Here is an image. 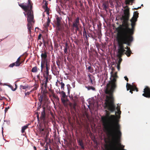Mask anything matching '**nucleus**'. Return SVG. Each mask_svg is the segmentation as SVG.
Listing matches in <instances>:
<instances>
[{"label":"nucleus","instance_id":"obj_1","mask_svg":"<svg viewBox=\"0 0 150 150\" xmlns=\"http://www.w3.org/2000/svg\"><path fill=\"white\" fill-rule=\"evenodd\" d=\"M105 115L101 117L103 125L105 131L107 136L114 138L116 137V132H117L118 137L121 134L120 126L119 120L116 115H110V112L107 110L105 111Z\"/></svg>","mask_w":150,"mask_h":150},{"label":"nucleus","instance_id":"obj_2","mask_svg":"<svg viewBox=\"0 0 150 150\" xmlns=\"http://www.w3.org/2000/svg\"><path fill=\"white\" fill-rule=\"evenodd\" d=\"M116 30L117 32V39L119 47L118 53L119 55L121 56L126 51L123 45L125 44L128 46L130 45L133 40L132 36L133 34L119 27L116 28Z\"/></svg>","mask_w":150,"mask_h":150},{"label":"nucleus","instance_id":"obj_3","mask_svg":"<svg viewBox=\"0 0 150 150\" xmlns=\"http://www.w3.org/2000/svg\"><path fill=\"white\" fill-rule=\"evenodd\" d=\"M113 79L109 82L106 85L105 93L109 95L106 96L105 98V104L106 106L108 109L111 111H114L115 109V107L114 104L113 93L116 88V79L117 77V72H115L112 75Z\"/></svg>","mask_w":150,"mask_h":150},{"label":"nucleus","instance_id":"obj_4","mask_svg":"<svg viewBox=\"0 0 150 150\" xmlns=\"http://www.w3.org/2000/svg\"><path fill=\"white\" fill-rule=\"evenodd\" d=\"M124 8H126L124 11V15L122 16V19L123 20V23L122 25H120L118 27L134 34L136 22L138 17L139 13L137 11L134 12L133 16L130 20L132 28H130L128 22L130 16L129 8L127 5Z\"/></svg>","mask_w":150,"mask_h":150},{"label":"nucleus","instance_id":"obj_5","mask_svg":"<svg viewBox=\"0 0 150 150\" xmlns=\"http://www.w3.org/2000/svg\"><path fill=\"white\" fill-rule=\"evenodd\" d=\"M116 133V135L117 136V132ZM121 135V133L120 137H118L117 136H116V137L114 138H112V137L108 136L110 141L108 145V147L107 146L105 147L106 150H126L124 149V146L121 145V144L119 143Z\"/></svg>","mask_w":150,"mask_h":150},{"label":"nucleus","instance_id":"obj_6","mask_svg":"<svg viewBox=\"0 0 150 150\" xmlns=\"http://www.w3.org/2000/svg\"><path fill=\"white\" fill-rule=\"evenodd\" d=\"M19 6L25 12H27V21L28 23H34V16L32 10V5L29 0L28 1L27 4H25L24 3L19 4Z\"/></svg>","mask_w":150,"mask_h":150},{"label":"nucleus","instance_id":"obj_7","mask_svg":"<svg viewBox=\"0 0 150 150\" xmlns=\"http://www.w3.org/2000/svg\"><path fill=\"white\" fill-rule=\"evenodd\" d=\"M59 93L61 95V100L64 106L67 107L68 105L67 103V101H68V100L67 98V96H66L65 93L62 91L61 92H59Z\"/></svg>","mask_w":150,"mask_h":150},{"label":"nucleus","instance_id":"obj_8","mask_svg":"<svg viewBox=\"0 0 150 150\" xmlns=\"http://www.w3.org/2000/svg\"><path fill=\"white\" fill-rule=\"evenodd\" d=\"M126 87L127 91L130 90L129 92L132 94L133 93V91L136 90L137 91H138V89L135 85H132L128 83H127Z\"/></svg>","mask_w":150,"mask_h":150},{"label":"nucleus","instance_id":"obj_9","mask_svg":"<svg viewBox=\"0 0 150 150\" xmlns=\"http://www.w3.org/2000/svg\"><path fill=\"white\" fill-rule=\"evenodd\" d=\"M143 92V96L147 98H150V88L149 87L146 86L144 89Z\"/></svg>","mask_w":150,"mask_h":150},{"label":"nucleus","instance_id":"obj_10","mask_svg":"<svg viewBox=\"0 0 150 150\" xmlns=\"http://www.w3.org/2000/svg\"><path fill=\"white\" fill-rule=\"evenodd\" d=\"M47 52L46 51H42V53L41 55L42 61L48 62L47 59Z\"/></svg>","mask_w":150,"mask_h":150},{"label":"nucleus","instance_id":"obj_11","mask_svg":"<svg viewBox=\"0 0 150 150\" xmlns=\"http://www.w3.org/2000/svg\"><path fill=\"white\" fill-rule=\"evenodd\" d=\"M48 93L47 90H46V88H45L43 91L42 95V96H40L39 97V101L40 102V105L39 107L40 108V106L42 104V97H45V98L46 97V96H47V94Z\"/></svg>","mask_w":150,"mask_h":150},{"label":"nucleus","instance_id":"obj_12","mask_svg":"<svg viewBox=\"0 0 150 150\" xmlns=\"http://www.w3.org/2000/svg\"><path fill=\"white\" fill-rule=\"evenodd\" d=\"M105 102V104H105L104 107L105 108L107 109L108 110H109V111H110V112H113L115 111L116 110V109L117 110V112H115V115H116V114L117 113L118 114H119L120 115L121 114V111L120 110V107H119V106H117L116 108L115 105V104H114V105L115 107V109L114 111L112 112V111H111L110 110H108V108H107V107L106 106ZM113 102H114V98H113ZM116 116H117V115H116Z\"/></svg>","mask_w":150,"mask_h":150},{"label":"nucleus","instance_id":"obj_13","mask_svg":"<svg viewBox=\"0 0 150 150\" xmlns=\"http://www.w3.org/2000/svg\"><path fill=\"white\" fill-rule=\"evenodd\" d=\"M79 18V17H77L76 19H75L74 21L72 23V27L73 29L75 28V27H77V26H79L80 24Z\"/></svg>","mask_w":150,"mask_h":150},{"label":"nucleus","instance_id":"obj_14","mask_svg":"<svg viewBox=\"0 0 150 150\" xmlns=\"http://www.w3.org/2000/svg\"><path fill=\"white\" fill-rule=\"evenodd\" d=\"M45 108L43 107V110L41 112V115L40 117V119L43 122L44 121L45 119Z\"/></svg>","mask_w":150,"mask_h":150},{"label":"nucleus","instance_id":"obj_15","mask_svg":"<svg viewBox=\"0 0 150 150\" xmlns=\"http://www.w3.org/2000/svg\"><path fill=\"white\" fill-rule=\"evenodd\" d=\"M125 49H126L127 50L125 52V54L127 55L128 57H129L130 56L131 54H132L130 47L126 46L125 47Z\"/></svg>","mask_w":150,"mask_h":150},{"label":"nucleus","instance_id":"obj_16","mask_svg":"<svg viewBox=\"0 0 150 150\" xmlns=\"http://www.w3.org/2000/svg\"><path fill=\"white\" fill-rule=\"evenodd\" d=\"M45 79H44L42 81V86H43V85H44V86L45 88H46L47 86V83L48 82V79L49 78L48 77H45Z\"/></svg>","mask_w":150,"mask_h":150},{"label":"nucleus","instance_id":"obj_17","mask_svg":"<svg viewBox=\"0 0 150 150\" xmlns=\"http://www.w3.org/2000/svg\"><path fill=\"white\" fill-rule=\"evenodd\" d=\"M77 142L78 144L81 146V149L83 150L84 149L85 147L82 140L80 139H77Z\"/></svg>","mask_w":150,"mask_h":150},{"label":"nucleus","instance_id":"obj_18","mask_svg":"<svg viewBox=\"0 0 150 150\" xmlns=\"http://www.w3.org/2000/svg\"><path fill=\"white\" fill-rule=\"evenodd\" d=\"M21 57H19L17 59L15 63L16 66L17 67L19 66L20 64L23 62V61L20 62Z\"/></svg>","mask_w":150,"mask_h":150},{"label":"nucleus","instance_id":"obj_19","mask_svg":"<svg viewBox=\"0 0 150 150\" xmlns=\"http://www.w3.org/2000/svg\"><path fill=\"white\" fill-rule=\"evenodd\" d=\"M61 18L59 17H57V21L55 23V24L57 26H61Z\"/></svg>","mask_w":150,"mask_h":150},{"label":"nucleus","instance_id":"obj_20","mask_svg":"<svg viewBox=\"0 0 150 150\" xmlns=\"http://www.w3.org/2000/svg\"><path fill=\"white\" fill-rule=\"evenodd\" d=\"M46 62H44L43 61H42L41 63V71H42V70L45 67V65H46Z\"/></svg>","mask_w":150,"mask_h":150},{"label":"nucleus","instance_id":"obj_21","mask_svg":"<svg viewBox=\"0 0 150 150\" xmlns=\"http://www.w3.org/2000/svg\"><path fill=\"white\" fill-rule=\"evenodd\" d=\"M50 22V19L49 17H48L47 20V22L44 25V26L45 28H47L49 26Z\"/></svg>","mask_w":150,"mask_h":150},{"label":"nucleus","instance_id":"obj_22","mask_svg":"<svg viewBox=\"0 0 150 150\" xmlns=\"http://www.w3.org/2000/svg\"><path fill=\"white\" fill-rule=\"evenodd\" d=\"M69 48V46L68 44L66 43L65 44V46L64 50V52L65 54H67L68 53L67 52L68 49Z\"/></svg>","mask_w":150,"mask_h":150},{"label":"nucleus","instance_id":"obj_23","mask_svg":"<svg viewBox=\"0 0 150 150\" xmlns=\"http://www.w3.org/2000/svg\"><path fill=\"white\" fill-rule=\"evenodd\" d=\"M38 70H39V69L37 67L35 66L32 68L31 71L33 73H36L38 72Z\"/></svg>","mask_w":150,"mask_h":150},{"label":"nucleus","instance_id":"obj_24","mask_svg":"<svg viewBox=\"0 0 150 150\" xmlns=\"http://www.w3.org/2000/svg\"><path fill=\"white\" fill-rule=\"evenodd\" d=\"M32 24L30 23H28L27 24L28 28V30L29 33L31 34V28Z\"/></svg>","mask_w":150,"mask_h":150},{"label":"nucleus","instance_id":"obj_25","mask_svg":"<svg viewBox=\"0 0 150 150\" xmlns=\"http://www.w3.org/2000/svg\"><path fill=\"white\" fill-rule=\"evenodd\" d=\"M50 69V65L49 62H47L46 65V71H49Z\"/></svg>","mask_w":150,"mask_h":150},{"label":"nucleus","instance_id":"obj_26","mask_svg":"<svg viewBox=\"0 0 150 150\" xmlns=\"http://www.w3.org/2000/svg\"><path fill=\"white\" fill-rule=\"evenodd\" d=\"M28 125H26L23 126L22 128L21 132L22 133H23L24 132L25 130L28 128Z\"/></svg>","mask_w":150,"mask_h":150},{"label":"nucleus","instance_id":"obj_27","mask_svg":"<svg viewBox=\"0 0 150 150\" xmlns=\"http://www.w3.org/2000/svg\"><path fill=\"white\" fill-rule=\"evenodd\" d=\"M28 88V86H22L21 85L20 86V89L21 90L22 89H25L26 88Z\"/></svg>","mask_w":150,"mask_h":150},{"label":"nucleus","instance_id":"obj_28","mask_svg":"<svg viewBox=\"0 0 150 150\" xmlns=\"http://www.w3.org/2000/svg\"><path fill=\"white\" fill-rule=\"evenodd\" d=\"M45 74L44 75L45 77H48L49 78V77H50V75H49V71H45Z\"/></svg>","mask_w":150,"mask_h":150},{"label":"nucleus","instance_id":"obj_29","mask_svg":"<svg viewBox=\"0 0 150 150\" xmlns=\"http://www.w3.org/2000/svg\"><path fill=\"white\" fill-rule=\"evenodd\" d=\"M103 9L106 11V9L108 8V5L107 4V3H103Z\"/></svg>","mask_w":150,"mask_h":150},{"label":"nucleus","instance_id":"obj_30","mask_svg":"<svg viewBox=\"0 0 150 150\" xmlns=\"http://www.w3.org/2000/svg\"><path fill=\"white\" fill-rule=\"evenodd\" d=\"M125 3L126 5H129L130 2H132L134 0H125Z\"/></svg>","mask_w":150,"mask_h":150},{"label":"nucleus","instance_id":"obj_31","mask_svg":"<svg viewBox=\"0 0 150 150\" xmlns=\"http://www.w3.org/2000/svg\"><path fill=\"white\" fill-rule=\"evenodd\" d=\"M43 7L45 9V11L47 12V14H49V9L48 8V6H47V7H45L44 6H43Z\"/></svg>","mask_w":150,"mask_h":150},{"label":"nucleus","instance_id":"obj_32","mask_svg":"<svg viewBox=\"0 0 150 150\" xmlns=\"http://www.w3.org/2000/svg\"><path fill=\"white\" fill-rule=\"evenodd\" d=\"M88 69L91 73H93V69L91 66H88Z\"/></svg>","mask_w":150,"mask_h":150},{"label":"nucleus","instance_id":"obj_33","mask_svg":"<svg viewBox=\"0 0 150 150\" xmlns=\"http://www.w3.org/2000/svg\"><path fill=\"white\" fill-rule=\"evenodd\" d=\"M88 90H95V88L92 86H88L86 87Z\"/></svg>","mask_w":150,"mask_h":150},{"label":"nucleus","instance_id":"obj_34","mask_svg":"<svg viewBox=\"0 0 150 150\" xmlns=\"http://www.w3.org/2000/svg\"><path fill=\"white\" fill-rule=\"evenodd\" d=\"M38 87L39 85L38 83H35L34 85V87L33 90H37Z\"/></svg>","mask_w":150,"mask_h":150},{"label":"nucleus","instance_id":"obj_35","mask_svg":"<svg viewBox=\"0 0 150 150\" xmlns=\"http://www.w3.org/2000/svg\"><path fill=\"white\" fill-rule=\"evenodd\" d=\"M56 64L58 66V67L59 68L60 66V61L59 59L57 60V61H56Z\"/></svg>","mask_w":150,"mask_h":150},{"label":"nucleus","instance_id":"obj_36","mask_svg":"<svg viewBox=\"0 0 150 150\" xmlns=\"http://www.w3.org/2000/svg\"><path fill=\"white\" fill-rule=\"evenodd\" d=\"M59 83L61 85V88L63 89V90H64V87L65 86L64 84L62 82H59Z\"/></svg>","mask_w":150,"mask_h":150},{"label":"nucleus","instance_id":"obj_37","mask_svg":"<svg viewBox=\"0 0 150 150\" xmlns=\"http://www.w3.org/2000/svg\"><path fill=\"white\" fill-rule=\"evenodd\" d=\"M52 96L55 99H56L57 100H59V98L56 95L55 93L52 95Z\"/></svg>","mask_w":150,"mask_h":150},{"label":"nucleus","instance_id":"obj_38","mask_svg":"<svg viewBox=\"0 0 150 150\" xmlns=\"http://www.w3.org/2000/svg\"><path fill=\"white\" fill-rule=\"evenodd\" d=\"M83 36H85V35H87V33H86L85 28V27H84L83 28Z\"/></svg>","mask_w":150,"mask_h":150},{"label":"nucleus","instance_id":"obj_39","mask_svg":"<svg viewBox=\"0 0 150 150\" xmlns=\"http://www.w3.org/2000/svg\"><path fill=\"white\" fill-rule=\"evenodd\" d=\"M47 100V96L46 97H42V101H44L45 102H46Z\"/></svg>","mask_w":150,"mask_h":150},{"label":"nucleus","instance_id":"obj_40","mask_svg":"<svg viewBox=\"0 0 150 150\" xmlns=\"http://www.w3.org/2000/svg\"><path fill=\"white\" fill-rule=\"evenodd\" d=\"M15 66H16L15 63H13L12 64H10L9 66V67H13Z\"/></svg>","mask_w":150,"mask_h":150},{"label":"nucleus","instance_id":"obj_41","mask_svg":"<svg viewBox=\"0 0 150 150\" xmlns=\"http://www.w3.org/2000/svg\"><path fill=\"white\" fill-rule=\"evenodd\" d=\"M15 66H16L15 63H13L12 64H10L9 66V67H13Z\"/></svg>","mask_w":150,"mask_h":150},{"label":"nucleus","instance_id":"obj_42","mask_svg":"<svg viewBox=\"0 0 150 150\" xmlns=\"http://www.w3.org/2000/svg\"><path fill=\"white\" fill-rule=\"evenodd\" d=\"M76 102L74 101V103L73 104L72 107L74 109H76Z\"/></svg>","mask_w":150,"mask_h":150},{"label":"nucleus","instance_id":"obj_43","mask_svg":"<svg viewBox=\"0 0 150 150\" xmlns=\"http://www.w3.org/2000/svg\"><path fill=\"white\" fill-rule=\"evenodd\" d=\"M49 90L52 95H53V94H54V91L53 90H52L50 89H49Z\"/></svg>","mask_w":150,"mask_h":150},{"label":"nucleus","instance_id":"obj_44","mask_svg":"<svg viewBox=\"0 0 150 150\" xmlns=\"http://www.w3.org/2000/svg\"><path fill=\"white\" fill-rule=\"evenodd\" d=\"M88 79H89V81L92 84H93L92 80L90 76L88 75Z\"/></svg>","mask_w":150,"mask_h":150},{"label":"nucleus","instance_id":"obj_45","mask_svg":"<svg viewBox=\"0 0 150 150\" xmlns=\"http://www.w3.org/2000/svg\"><path fill=\"white\" fill-rule=\"evenodd\" d=\"M75 30L76 33H77V31H79L80 30L79 26H77V27H75Z\"/></svg>","mask_w":150,"mask_h":150},{"label":"nucleus","instance_id":"obj_46","mask_svg":"<svg viewBox=\"0 0 150 150\" xmlns=\"http://www.w3.org/2000/svg\"><path fill=\"white\" fill-rule=\"evenodd\" d=\"M122 61V59L121 58H120L118 61V64H120L121 63Z\"/></svg>","mask_w":150,"mask_h":150},{"label":"nucleus","instance_id":"obj_47","mask_svg":"<svg viewBox=\"0 0 150 150\" xmlns=\"http://www.w3.org/2000/svg\"><path fill=\"white\" fill-rule=\"evenodd\" d=\"M40 74H39L37 76V78L38 79H39V80L41 81V79H40Z\"/></svg>","mask_w":150,"mask_h":150},{"label":"nucleus","instance_id":"obj_48","mask_svg":"<svg viewBox=\"0 0 150 150\" xmlns=\"http://www.w3.org/2000/svg\"><path fill=\"white\" fill-rule=\"evenodd\" d=\"M120 64H117V68L118 71H119L120 69Z\"/></svg>","mask_w":150,"mask_h":150},{"label":"nucleus","instance_id":"obj_49","mask_svg":"<svg viewBox=\"0 0 150 150\" xmlns=\"http://www.w3.org/2000/svg\"><path fill=\"white\" fill-rule=\"evenodd\" d=\"M42 36V35L41 34H39L38 36V40L41 39V38Z\"/></svg>","mask_w":150,"mask_h":150},{"label":"nucleus","instance_id":"obj_50","mask_svg":"<svg viewBox=\"0 0 150 150\" xmlns=\"http://www.w3.org/2000/svg\"><path fill=\"white\" fill-rule=\"evenodd\" d=\"M57 30L58 31L60 30L61 29V28L60 27V26H57Z\"/></svg>","mask_w":150,"mask_h":150},{"label":"nucleus","instance_id":"obj_51","mask_svg":"<svg viewBox=\"0 0 150 150\" xmlns=\"http://www.w3.org/2000/svg\"><path fill=\"white\" fill-rule=\"evenodd\" d=\"M124 78L125 79V80H126L127 82L128 81V78L127 76H125L124 77Z\"/></svg>","mask_w":150,"mask_h":150},{"label":"nucleus","instance_id":"obj_52","mask_svg":"<svg viewBox=\"0 0 150 150\" xmlns=\"http://www.w3.org/2000/svg\"><path fill=\"white\" fill-rule=\"evenodd\" d=\"M15 88L13 90V91H15L16 90V89H17V85L16 83L15 84Z\"/></svg>","mask_w":150,"mask_h":150},{"label":"nucleus","instance_id":"obj_53","mask_svg":"<svg viewBox=\"0 0 150 150\" xmlns=\"http://www.w3.org/2000/svg\"><path fill=\"white\" fill-rule=\"evenodd\" d=\"M48 3H47V1H45V7H47V5H48Z\"/></svg>","mask_w":150,"mask_h":150},{"label":"nucleus","instance_id":"obj_54","mask_svg":"<svg viewBox=\"0 0 150 150\" xmlns=\"http://www.w3.org/2000/svg\"><path fill=\"white\" fill-rule=\"evenodd\" d=\"M30 94V93L28 92L25 93V96L29 95Z\"/></svg>","mask_w":150,"mask_h":150},{"label":"nucleus","instance_id":"obj_55","mask_svg":"<svg viewBox=\"0 0 150 150\" xmlns=\"http://www.w3.org/2000/svg\"><path fill=\"white\" fill-rule=\"evenodd\" d=\"M9 108V107H8L7 108H5V112H6L8 110V109Z\"/></svg>","mask_w":150,"mask_h":150},{"label":"nucleus","instance_id":"obj_56","mask_svg":"<svg viewBox=\"0 0 150 150\" xmlns=\"http://www.w3.org/2000/svg\"><path fill=\"white\" fill-rule=\"evenodd\" d=\"M4 98V97H0V101L1 100H3V98Z\"/></svg>","mask_w":150,"mask_h":150},{"label":"nucleus","instance_id":"obj_57","mask_svg":"<svg viewBox=\"0 0 150 150\" xmlns=\"http://www.w3.org/2000/svg\"><path fill=\"white\" fill-rule=\"evenodd\" d=\"M68 19L69 21H71L72 19H71V18H70L68 17Z\"/></svg>","mask_w":150,"mask_h":150},{"label":"nucleus","instance_id":"obj_58","mask_svg":"<svg viewBox=\"0 0 150 150\" xmlns=\"http://www.w3.org/2000/svg\"><path fill=\"white\" fill-rule=\"evenodd\" d=\"M33 148H34V150H37V148H36V146H33Z\"/></svg>","mask_w":150,"mask_h":150},{"label":"nucleus","instance_id":"obj_59","mask_svg":"<svg viewBox=\"0 0 150 150\" xmlns=\"http://www.w3.org/2000/svg\"><path fill=\"white\" fill-rule=\"evenodd\" d=\"M37 119L38 120L39 119V115L38 114L37 116Z\"/></svg>","mask_w":150,"mask_h":150},{"label":"nucleus","instance_id":"obj_60","mask_svg":"<svg viewBox=\"0 0 150 150\" xmlns=\"http://www.w3.org/2000/svg\"><path fill=\"white\" fill-rule=\"evenodd\" d=\"M79 33L80 34H81L82 33H81V31L80 30L79 31Z\"/></svg>","mask_w":150,"mask_h":150},{"label":"nucleus","instance_id":"obj_61","mask_svg":"<svg viewBox=\"0 0 150 150\" xmlns=\"http://www.w3.org/2000/svg\"><path fill=\"white\" fill-rule=\"evenodd\" d=\"M84 36L85 37V38H86V39H88V37H87V35H85Z\"/></svg>","mask_w":150,"mask_h":150},{"label":"nucleus","instance_id":"obj_62","mask_svg":"<svg viewBox=\"0 0 150 150\" xmlns=\"http://www.w3.org/2000/svg\"><path fill=\"white\" fill-rule=\"evenodd\" d=\"M141 8V7H138V8H134V9H135V10H137L138 9H139V8Z\"/></svg>","mask_w":150,"mask_h":150},{"label":"nucleus","instance_id":"obj_63","mask_svg":"<svg viewBox=\"0 0 150 150\" xmlns=\"http://www.w3.org/2000/svg\"><path fill=\"white\" fill-rule=\"evenodd\" d=\"M44 150H48V148H46Z\"/></svg>","mask_w":150,"mask_h":150},{"label":"nucleus","instance_id":"obj_64","mask_svg":"<svg viewBox=\"0 0 150 150\" xmlns=\"http://www.w3.org/2000/svg\"><path fill=\"white\" fill-rule=\"evenodd\" d=\"M52 95L51 94V95H50V93H49V96L50 97H51L52 96Z\"/></svg>","mask_w":150,"mask_h":150}]
</instances>
